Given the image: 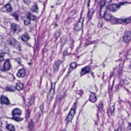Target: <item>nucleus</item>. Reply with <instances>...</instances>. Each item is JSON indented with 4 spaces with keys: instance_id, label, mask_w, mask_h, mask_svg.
Wrapping results in <instances>:
<instances>
[{
    "instance_id": "obj_36",
    "label": "nucleus",
    "mask_w": 131,
    "mask_h": 131,
    "mask_svg": "<svg viewBox=\"0 0 131 131\" xmlns=\"http://www.w3.org/2000/svg\"><path fill=\"white\" fill-rule=\"evenodd\" d=\"M66 42V39L64 38H62L61 39L60 42L61 45H64Z\"/></svg>"
},
{
    "instance_id": "obj_55",
    "label": "nucleus",
    "mask_w": 131,
    "mask_h": 131,
    "mask_svg": "<svg viewBox=\"0 0 131 131\" xmlns=\"http://www.w3.org/2000/svg\"><path fill=\"white\" fill-rule=\"evenodd\" d=\"M96 115L97 117V118H96V121H97L99 120V116H98V114H96Z\"/></svg>"
},
{
    "instance_id": "obj_42",
    "label": "nucleus",
    "mask_w": 131,
    "mask_h": 131,
    "mask_svg": "<svg viewBox=\"0 0 131 131\" xmlns=\"http://www.w3.org/2000/svg\"><path fill=\"white\" fill-rule=\"evenodd\" d=\"M40 108L41 110V112H42L43 109V104H42L41 106H40Z\"/></svg>"
},
{
    "instance_id": "obj_26",
    "label": "nucleus",
    "mask_w": 131,
    "mask_h": 131,
    "mask_svg": "<svg viewBox=\"0 0 131 131\" xmlns=\"http://www.w3.org/2000/svg\"><path fill=\"white\" fill-rule=\"evenodd\" d=\"M27 16L29 17L30 19L31 18L34 20H35L37 18L36 16L32 15L30 12L27 13Z\"/></svg>"
},
{
    "instance_id": "obj_64",
    "label": "nucleus",
    "mask_w": 131,
    "mask_h": 131,
    "mask_svg": "<svg viewBox=\"0 0 131 131\" xmlns=\"http://www.w3.org/2000/svg\"><path fill=\"white\" fill-rule=\"evenodd\" d=\"M95 124H97V122H96V121H95Z\"/></svg>"
},
{
    "instance_id": "obj_16",
    "label": "nucleus",
    "mask_w": 131,
    "mask_h": 131,
    "mask_svg": "<svg viewBox=\"0 0 131 131\" xmlns=\"http://www.w3.org/2000/svg\"><path fill=\"white\" fill-rule=\"evenodd\" d=\"M129 84V82L126 79L121 80L120 82V84L122 88H126L125 85H128Z\"/></svg>"
},
{
    "instance_id": "obj_9",
    "label": "nucleus",
    "mask_w": 131,
    "mask_h": 131,
    "mask_svg": "<svg viewBox=\"0 0 131 131\" xmlns=\"http://www.w3.org/2000/svg\"><path fill=\"white\" fill-rule=\"evenodd\" d=\"M12 10V8L10 4H8L3 6L1 9V10L4 12L5 11L8 12H10Z\"/></svg>"
},
{
    "instance_id": "obj_21",
    "label": "nucleus",
    "mask_w": 131,
    "mask_h": 131,
    "mask_svg": "<svg viewBox=\"0 0 131 131\" xmlns=\"http://www.w3.org/2000/svg\"><path fill=\"white\" fill-rule=\"evenodd\" d=\"M21 38L22 41H26L29 39V37L28 35L26 34L22 35V36L21 37Z\"/></svg>"
},
{
    "instance_id": "obj_30",
    "label": "nucleus",
    "mask_w": 131,
    "mask_h": 131,
    "mask_svg": "<svg viewBox=\"0 0 131 131\" xmlns=\"http://www.w3.org/2000/svg\"><path fill=\"white\" fill-rule=\"evenodd\" d=\"M60 33L61 31L60 30L56 31L55 34V35L57 39L60 36Z\"/></svg>"
},
{
    "instance_id": "obj_17",
    "label": "nucleus",
    "mask_w": 131,
    "mask_h": 131,
    "mask_svg": "<svg viewBox=\"0 0 131 131\" xmlns=\"http://www.w3.org/2000/svg\"><path fill=\"white\" fill-rule=\"evenodd\" d=\"M17 42V41L14 38L10 39L7 40L8 43L11 46H15Z\"/></svg>"
},
{
    "instance_id": "obj_45",
    "label": "nucleus",
    "mask_w": 131,
    "mask_h": 131,
    "mask_svg": "<svg viewBox=\"0 0 131 131\" xmlns=\"http://www.w3.org/2000/svg\"><path fill=\"white\" fill-rule=\"evenodd\" d=\"M73 69L71 67H70L68 71V73H70L71 71H72V70Z\"/></svg>"
},
{
    "instance_id": "obj_1",
    "label": "nucleus",
    "mask_w": 131,
    "mask_h": 131,
    "mask_svg": "<svg viewBox=\"0 0 131 131\" xmlns=\"http://www.w3.org/2000/svg\"><path fill=\"white\" fill-rule=\"evenodd\" d=\"M12 119L16 121L19 122L22 121L23 119L20 117L22 111L17 108H14L12 111Z\"/></svg>"
},
{
    "instance_id": "obj_24",
    "label": "nucleus",
    "mask_w": 131,
    "mask_h": 131,
    "mask_svg": "<svg viewBox=\"0 0 131 131\" xmlns=\"http://www.w3.org/2000/svg\"><path fill=\"white\" fill-rule=\"evenodd\" d=\"M28 127L29 130L30 131H31L34 129V123L31 119L30 120V122H29Z\"/></svg>"
},
{
    "instance_id": "obj_4",
    "label": "nucleus",
    "mask_w": 131,
    "mask_h": 131,
    "mask_svg": "<svg viewBox=\"0 0 131 131\" xmlns=\"http://www.w3.org/2000/svg\"><path fill=\"white\" fill-rule=\"evenodd\" d=\"M10 67L11 65L9 59H7L4 63L3 67L0 68V70L6 72L9 70L10 69Z\"/></svg>"
},
{
    "instance_id": "obj_61",
    "label": "nucleus",
    "mask_w": 131,
    "mask_h": 131,
    "mask_svg": "<svg viewBox=\"0 0 131 131\" xmlns=\"http://www.w3.org/2000/svg\"><path fill=\"white\" fill-rule=\"evenodd\" d=\"M129 79L131 80V75L129 77Z\"/></svg>"
},
{
    "instance_id": "obj_25",
    "label": "nucleus",
    "mask_w": 131,
    "mask_h": 131,
    "mask_svg": "<svg viewBox=\"0 0 131 131\" xmlns=\"http://www.w3.org/2000/svg\"><path fill=\"white\" fill-rule=\"evenodd\" d=\"M16 89V87L14 86H9L6 88V91H14Z\"/></svg>"
},
{
    "instance_id": "obj_11",
    "label": "nucleus",
    "mask_w": 131,
    "mask_h": 131,
    "mask_svg": "<svg viewBox=\"0 0 131 131\" xmlns=\"http://www.w3.org/2000/svg\"><path fill=\"white\" fill-rule=\"evenodd\" d=\"M0 103L2 104L9 105L10 104V102L8 98L5 96H2L1 97Z\"/></svg>"
},
{
    "instance_id": "obj_47",
    "label": "nucleus",
    "mask_w": 131,
    "mask_h": 131,
    "mask_svg": "<svg viewBox=\"0 0 131 131\" xmlns=\"http://www.w3.org/2000/svg\"><path fill=\"white\" fill-rule=\"evenodd\" d=\"M74 43V41H73L71 43V46H70V47L71 48V49L73 47V45Z\"/></svg>"
},
{
    "instance_id": "obj_23",
    "label": "nucleus",
    "mask_w": 131,
    "mask_h": 131,
    "mask_svg": "<svg viewBox=\"0 0 131 131\" xmlns=\"http://www.w3.org/2000/svg\"><path fill=\"white\" fill-rule=\"evenodd\" d=\"M30 19L29 17L27 16V14L26 17L24 20V22L25 24L27 25L30 24Z\"/></svg>"
},
{
    "instance_id": "obj_7",
    "label": "nucleus",
    "mask_w": 131,
    "mask_h": 131,
    "mask_svg": "<svg viewBox=\"0 0 131 131\" xmlns=\"http://www.w3.org/2000/svg\"><path fill=\"white\" fill-rule=\"evenodd\" d=\"M123 38V41L125 42H128L131 40V31L126 32Z\"/></svg>"
},
{
    "instance_id": "obj_43",
    "label": "nucleus",
    "mask_w": 131,
    "mask_h": 131,
    "mask_svg": "<svg viewBox=\"0 0 131 131\" xmlns=\"http://www.w3.org/2000/svg\"><path fill=\"white\" fill-rule=\"evenodd\" d=\"M53 95H51L50 96V95H49L48 96H47V98L48 99L50 97V100H52V99L53 98Z\"/></svg>"
},
{
    "instance_id": "obj_6",
    "label": "nucleus",
    "mask_w": 131,
    "mask_h": 131,
    "mask_svg": "<svg viewBox=\"0 0 131 131\" xmlns=\"http://www.w3.org/2000/svg\"><path fill=\"white\" fill-rule=\"evenodd\" d=\"M83 22V18H81L79 22L76 23L74 25V29L76 31L80 30L82 27Z\"/></svg>"
},
{
    "instance_id": "obj_8",
    "label": "nucleus",
    "mask_w": 131,
    "mask_h": 131,
    "mask_svg": "<svg viewBox=\"0 0 131 131\" xmlns=\"http://www.w3.org/2000/svg\"><path fill=\"white\" fill-rule=\"evenodd\" d=\"M12 30L14 33H18L21 31L20 26L15 24H12L11 25Z\"/></svg>"
},
{
    "instance_id": "obj_40",
    "label": "nucleus",
    "mask_w": 131,
    "mask_h": 131,
    "mask_svg": "<svg viewBox=\"0 0 131 131\" xmlns=\"http://www.w3.org/2000/svg\"><path fill=\"white\" fill-rule=\"evenodd\" d=\"M4 55L3 53H0V61L3 60V58Z\"/></svg>"
},
{
    "instance_id": "obj_28",
    "label": "nucleus",
    "mask_w": 131,
    "mask_h": 131,
    "mask_svg": "<svg viewBox=\"0 0 131 131\" xmlns=\"http://www.w3.org/2000/svg\"><path fill=\"white\" fill-rule=\"evenodd\" d=\"M77 92L76 96L77 98H79L81 96L82 94L83 93V91L82 90H80Z\"/></svg>"
},
{
    "instance_id": "obj_38",
    "label": "nucleus",
    "mask_w": 131,
    "mask_h": 131,
    "mask_svg": "<svg viewBox=\"0 0 131 131\" xmlns=\"http://www.w3.org/2000/svg\"><path fill=\"white\" fill-rule=\"evenodd\" d=\"M62 63V61H61L58 60L56 61L55 64L58 66L59 67L60 64H61Z\"/></svg>"
},
{
    "instance_id": "obj_15",
    "label": "nucleus",
    "mask_w": 131,
    "mask_h": 131,
    "mask_svg": "<svg viewBox=\"0 0 131 131\" xmlns=\"http://www.w3.org/2000/svg\"><path fill=\"white\" fill-rule=\"evenodd\" d=\"M94 13V10L93 8L89 9L87 18L89 20H90L92 18V16Z\"/></svg>"
},
{
    "instance_id": "obj_56",
    "label": "nucleus",
    "mask_w": 131,
    "mask_h": 131,
    "mask_svg": "<svg viewBox=\"0 0 131 131\" xmlns=\"http://www.w3.org/2000/svg\"><path fill=\"white\" fill-rule=\"evenodd\" d=\"M119 73L120 74H122V71L121 70H119Z\"/></svg>"
},
{
    "instance_id": "obj_13",
    "label": "nucleus",
    "mask_w": 131,
    "mask_h": 131,
    "mask_svg": "<svg viewBox=\"0 0 131 131\" xmlns=\"http://www.w3.org/2000/svg\"><path fill=\"white\" fill-rule=\"evenodd\" d=\"M111 22L113 24H118L122 23L121 19H119L113 16L111 20Z\"/></svg>"
},
{
    "instance_id": "obj_2",
    "label": "nucleus",
    "mask_w": 131,
    "mask_h": 131,
    "mask_svg": "<svg viewBox=\"0 0 131 131\" xmlns=\"http://www.w3.org/2000/svg\"><path fill=\"white\" fill-rule=\"evenodd\" d=\"M124 3L121 2L117 4L109 5L107 7V9L111 12H115L119 9L121 6L124 5Z\"/></svg>"
},
{
    "instance_id": "obj_48",
    "label": "nucleus",
    "mask_w": 131,
    "mask_h": 131,
    "mask_svg": "<svg viewBox=\"0 0 131 131\" xmlns=\"http://www.w3.org/2000/svg\"><path fill=\"white\" fill-rule=\"evenodd\" d=\"M106 3H109L112 1V0H105Z\"/></svg>"
},
{
    "instance_id": "obj_18",
    "label": "nucleus",
    "mask_w": 131,
    "mask_h": 131,
    "mask_svg": "<svg viewBox=\"0 0 131 131\" xmlns=\"http://www.w3.org/2000/svg\"><path fill=\"white\" fill-rule=\"evenodd\" d=\"M31 10L32 12L38 13V8L37 4L36 3H35L34 5L32 7Z\"/></svg>"
},
{
    "instance_id": "obj_41",
    "label": "nucleus",
    "mask_w": 131,
    "mask_h": 131,
    "mask_svg": "<svg viewBox=\"0 0 131 131\" xmlns=\"http://www.w3.org/2000/svg\"><path fill=\"white\" fill-rule=\"evenodd\" d=\"M24 2L25 3L29 4L30 3V0H23Z\"/></svg>"
},
{
    "instance_id": "obj_20",
    "label": "nucleus",
    "mask_w": 131,
    "mask_h": 131,
    "mask_svg": "<svg viewBox=\"0 0 131 131\" xmlns=\"http://www.w3.org/2000/svg\"><path fill=\"white\" fill-rule=\"evenodd\" d=\"M121 20H122V23L124 22L126 24H128L131 20V16L127 18L121 19Z\"/></svg>"
},
{
    "instance_id": "obj_53",
    "label": "nucleus",
    "mask_w": 131,
    "mask_h": 131,
    "mask_svg": "<svg viewBox=\"0 0 131 131\" xmlns=\"http://www.w3.org/2000/svg\"><path fill=\"white\" fill-rule=\"evenodd\" d=\"M113 75V73L112 72L110 73V78L111 79Z\"/></svg>"
},
{
    "instance_id": "obj_39",
    "label": "nucleus",
    "mask_w": 131,
    "mask_h": 131,
    "mask_svg": "<svg viewBox=\"0 0 131 131\" xmlns=\"http://www.w3.org/2000/svg\"><path fill=\"white\" fill-rule=\"evenodd\" d=\"M114 110V106H112L111 108L110 112L111 114H113V112Z\"/></svg>"
},
{
    "instance_id": "obj_51",
    "label": "nucleus",
    "mask_w": 131,
    "mask_h": 131,
    "mask_svg": "<svg viewBox=\"0 0 131 131\" xmlns=\"http://www.w3.org/2000/svg\"><path fill=\"white\" fill-rule=\"evenodd\" d=\"M81 47L80 46H79L77 48V49H76V51H78V52L81 49ZM78 53V52L77 53Z\"/></svg>"
},
{
    "instance_id": "obj_14",
    "label": "nucleus",
    "mask_w": 131,
    "mask_h": 131,
    "mask_svg": "<svg viewBox=\"0 0 131 131\" xmlns=\"http://www.w3.org/2000/svg\"><path fill=\"white\" fill-rule=\"evenodd\" d=\"M97 97L95 94L94 93H91L90 96L89 100L92 102L94 103L96 102Z\"/></svg>"
},
{
    "instance_id": "obj_52",
    "label": "nucleus",
    "mask_w": 131,
    "mask_h": 131,
    "mask_svg": "<svg viewBox=\"0 0 131 131\" xmlns=\"http://www.w3.org/2000/svg\"><path fill=\"white\" fill-rule=\"evenodd\" d=\"M128 128L129 129L131 130V123L129 124Z\"/></svg>"
},
{
    "instance_id": "obj_46",
    "label": "nucleus",
    "mask_w": 131,
    "mask_h": 131,
    "mask_svg": "<svg viewBox=\"0 0 131 131\" xmlns=\"http://www.w3.org/2000/svg\"><path fill=\"white\" fill-rule=\"evenodd\" d=\"M68 52L67 51H64L63 52V55L64 56H66L68 55Z\"/></svg>"
},
{
    "instance_id": "obj_3",
    "label": "nucleus",
    "mask_w": 131,
    "mask_h": 131,
    "mask_svg": "<svg viewBox=\"0 0 131 131\" xmlns=\"http://www.w3.org/2000/svg\"><path fill=\"white\" fill-rule=\"evenodd\" d=\"M75 104V103H74V106L71 108L68 115L66 117L67 124L69 122H71L72 121L75 114V108L76 107Z\"/></svg>"
},
{
    "instance_id": "obj_19",
    "label": "nucleus",
    "mask_w": 131,
    "mask_h": 131,
    "mask_svg": "<svg viewBox=\"0 0 131 131\" xmlns=\"http://www.w3.org/2000/svg\"><path fill=\"white\" fill-rule=\"evenodd\" d=\"M16 89H17L19 91L22 90L23 85L19 81H18L16 83Z\"/></svg>"
},
{
    "instance_id": "obj_31",
    "label": "nucleus",
    "mask_w": 131,
    "mask_h": 131,
    "mask_svg": "<svg viewBox=\"0 0 131 131\" xmlns=\"http://www.w3.org/2000/svg\"><path fill=\"white\" fill-rule=\"evenodd\" d=\"M97 108L99 110L102 109L103 108V104L101 102H99V105L97 106L96 105Z\"/></svg>"
},
{
    "instance_id": "obj_57",
    "label": "nucleus",
    "mask_w": 131,
    "mask_h": 131,
    "mask_svg": "<svg viewBox=\"0 0 131 131\" xmlns=\"http://www.w3.org/2000/svg\"><path fill=\"white\" fill-rule=\"evenodd\" d=\"M113 87L112 86L109 89V90L110 91H111L112 90Z\"/></svg>"
},
{
    "instance_id": "obj_34",
    "label": "nucleus",
    "mask_w": 131,
    "mask_h": 131,
    "mask_svg": "<svg viewBox=\"0 0 131 131\" xmlns=\"http://www.w3.org/2000/svg\"><path fill=\"white\" fill-rule=\"evenodd\" d=\"M13 15L15 18V19L17 20H18V15L15 13H14L13 14Z\"/></svg>"
},
{
    "instance_id": "obj_63",
    "label": "nucleus",
    "mask_w": 131,
    "mask_h": 131,
    "mask_svg": "<svg viewBox=\"0 0 131 131\" xmlns=\"http://www.w3.org/2000/svg\"><path fill=\"white\" fill-rule=\"evenodd\" d=\"M62 131H67L65 129H64Z\"/></svg>"
},
{
    "instance_id": "obj_27",
    "label": "nucleus",
    "mask_w": 131,
    "mask_h": 131,
    "mask_svg": "<svg viewBox=\"0 0 131 131\" xmlns=\"http://www.w3.org/2000/svg\"><path fill=\"white\" fill-rule=\"evenodd\" d=\"M65 92L64 91H61L60 92V94L59 96V100H61L65 97Z\"/></svg>"
},
{
    "instance_id": "obj_33",
    "label": "nucleus",
    "mask_w": 131,
    "mask_h": 131,
    "mask_svg": "<svg viewBox=\"0 0 131 131\" xmlns=\"http://www.w3.org/2000/svg\"><path fill=\"white\" fill-rule=\"evenodd\" d=\"M77 66L76 63L75 62L72 63L70 65V67L74 69L76 68Z\"/></svg>"
},
{
    "instance_id": "obj_50",
    "label": "nucleus",
    "mask_w": 131,
    "mask_h": 131,
    "mask_svg": "<svg viewBox=\"0 0 131 131\" xmlns=\"http://www.w3.org/2000/svg\"><path fill=\"white\" fill-rule=\"evenodd\" d=\"M17 61L19 64H20L21 62L20 60V59L19 58L17 59Z\"/></svg>"
},
{
    "instance_id": "obj_5",
    "label": "nucleus",
    "mask_w": 131,
    "mask_h": 131,
    "mask_svg": "<svg viewBox=\"0 0 131 131\" xmlns=\"http://www.w3.org/2000/svg\"><path fill=\"white\" fill-rule=\"evenodd\" d=\"M106 13V10L103 11L101 9L100 12V15L101 17L102 18L104 17L105 20L106 21L111 20L113 16H112L110 14H107Z\"/></svg>"
},
{
    "instance_id": "obj_62",
    "label": "nucleus",
    "mask_w": 131,
    "mask_h": 131,
    "mask_svg": "<svg viewBox=\"0 0 131 131\" xmlns=\"http://www.w3.org/2000/svg\"><path fill=\"white\" fill-rule=\"evenodd\" d=\"M129 67L131 69V64H130L129 66Z\"/></svg>"
},
{
    "instance_id": "obj_22",
    "label": "nucleus",
    "mask_w": 131,
    "mask_h": 131,
    "mask_svg": "<svg viewBox=\"0 0 131 131\" xmlns=\"http://www.w3.org/2000/svg\"><path fill=\"white\" fill-rule=\"evenodd\" d=\"M6 128L10 131H14L15 130L14 126L11 124L7 125Z\"/></svg>"
},
{
    "instance_id": "obj_59",
    "label": "nucleus",
    "mask_w": 131,
    "mask_h": 131,
    "mask_svg": "<svg viewBox=\"0 0 131 131\" xmlns=\"http://www.w3.org/2000/svg\"><path fill=\"white\" fill-rule=\"evenodd\" d=\"M35 48H37V46L36 45H35V46H34V51L35 50Z\"/></svg>"
},
{
    "instance_id": "obj_10",
    "label": "nucleus",
    "mask_w": 131,
    "mask_h": 131,
    "mask_svg": "<svg viewBox=\"0 0 131 131\" xmlns=\"http://www.w3.org/2000/svg\"><path fill=\"white\" fill-rule=\"evenodd\" d=\"M90 71V68L88 66H86L83 68L81 70L80 73L81 76H84L89 73Z\"/></svg>"
},
{
    "instance_id": "obj_32",
    "label": "nucleus",
    "mask_w": 131,
    "mask_h": 131,
    "mask_svg": "<svg viewBox=\"0 0 131 131\" xmlns=\"http://www.w3.org/2000/svg\"><path fill=\"white\" fill-rule=\"evenodd\" d=\"M30 111L29 110H28L26 111V118L27 119L30 117Z\"/></svg>"
},
{
    "instance_id": "obj_60",
    "label": "nucleus",
    "mask_w": 131,
    "mask_h": 131,
    "mask_svg": "<svg viewBox=\"0 0 131 131\" xmlns=\"http://www.w3.org/2000/svg\"><path fill=\"white\" fill-rule=\"evenodd\" d=\"M5 48H6V49H7V50L8 51H9V48H6V47H5Z\"/></svg>"
},
{
    "instance_id": "obj_29",
    "label": "nucleus",
    "mask_w": 131,
    "mask_h": 131,
    "mask_svg": "<svg viewBox=\"0 0 131 131\" xmlns=\"http://www.w3.org/2000/svg\"><path fill=\"white\" fill-rule=\"evenodd\" d=\"M35 97L34 96H32L30 98V101H29V102L28 103V106H30L32 103H33L34 102Z\"/></svg>"
},
{
    "instance_id": "obj_54",
    "label": "nucleus",
    "mask_w": 131,
    "mask_h": 131,
    "mask_svg": "<svg viewBox=\"0 0 131 131\" xmlns=\"http://www.w3.org/2000/svg\"><path fill=\"white\" fill-rule=\"evenodd\" d=\"M88 6L89 7L90 6V4L91 2L90 0H88Z\"/></svg>"
},
{
    "instance_id": "obj_35",
    "label": "nucleus",
    "mask_w": 131,
    "mask_h": 131,
    "mask_svg": "<svg viewBox=\"0 0 131 131\" xmlns=\"http://www.w3.org/2000/svg\"><path fill=\"white\" fill-rule=\"evenodd\" d=\"M59 68V67L57 65L54 64L53 66V68L54 69L55 71H57Z\"/></svg>"
},
{
    "instance_id": "obj_49",
    "label": "nucleus",
    "mask_w": 131,
    "mask_h": 131,
    "mask_svg": "<svg viewBox=\"0 0 131 131\" xmlns=\"http://www.w3.org/2000/svg\"><path fill=\"white\" fill-rule=\"evenodd\" d=\"M115 131H122V129L121 128H118L117 129L115 130Z\"/></svg>"
},
{
    "instance_id": "obj_37",
    "label": "nucleus",
    "mask_w": 131,
    "mask_h": 131,
    "mask_svg": "<svg viewBox=\"0 0 131 131\" xmlns=\"http://www.w3.org/2000/svg\"><path fill=\"white\" fill-rule=\"evenodd\" d=\"M106 3L105 2V1H102L101 2V6L100 7V11L101 9L102 10V7L104 6Z\"/></svg>"
},
{
    "instance_id": "obj_12",
    "label": "nucleus",
    "mask_w": 131,
    "mask_h": 131,
    "mask_svg": "<svg viewBox=\"0 0 131 131\" xmlns=\"http://www.w3.org/2000/svg\"><path fill=\"white\" fill-rule=\"evenodd\" d=\"M17 76L19 77L23 78L26 75V71L24 69H20L17 74Z\"/></svg>"
},
{
    "instance_id": "obj_44",
    "label": "nucleus",
    "mask_w": 131,
    "mask_h": 131,
    "mask_svg": "<svg viewBox=\"0 0 131 131\" xmlns=\"http://www.w3.org/2000/svg\"><path fill=\"white\" fill-rule=\"evenodd\" d=\"M95 42H96V41H90L89 42V43L88 44V45H89L92 44H94Z\"/></svg>"
},
{
    "instance_id": "obj_58",
    "label": "nucleus",
    "mask_w": 131,
    "mask_h": 131,
    "mask_svg": "<svg viewBox=\"0 0 131 131\" xmlns=\"http://www.w3.org/2000/svg\"><path fill=\"white\" fill-rule=\"evenodd\" d=\"M18 49L19 50V51H20V47L19 46L18 47Z\"/></svg>"
}]
</instances>
